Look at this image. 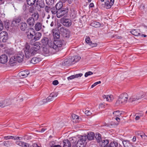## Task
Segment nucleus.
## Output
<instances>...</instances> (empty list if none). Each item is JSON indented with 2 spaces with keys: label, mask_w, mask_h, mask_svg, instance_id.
I'll return each mask as SVG.
<instances>
[{
  "label": "nucleus",
  "mask_w": 147,
  "mask_h": 147,
  "mask_svg": "<svg viewBox=\"0 0 147 147\" xmlns=\"http://www.w3.org/2000/svg\"><path fill=\"white\" fill-rule=\"evenodd\" d=\"M30 46L26 45L24 51L25 53V56L27 58H29L32 56L34 55L37 53L38 51L40 48L38 43H34L32 47L30 49Z\"/></svg>",
  "instance_id": "1"
},
{
  "label": "nucleus",
  "mask_w": 147,
  "mask_h": 147,
  "mask_svg": "<svg viewBox=\"0 0 147 147\" xmlns=\"http://www.w3.org/2000/svg\"><path fill=\"white\" fill-rule=\"evenodd\" d=\"M64 44V41L62 40H55L53 42H51L49 44V47L53 48L55 52H57L62 49V47Z\"/></svg>",
  "instance_id": "2"
},
{
  "label": "nucleus",
  "mask_w": 147,
  "mask_h": 147,
  "mask_svg": "<svg viewBox=\"0 0 147 147\" xmlns=\"http://www.w3.org/2000/svg\"><path fill=\"white\" fill-rule=\"evenodd\" d=\"M24 54L22 52H19L16 56H11L10 58V65L13 66L16 65V61L19 63L22 62L24 58Z\"/></svg>",
  "instance_id": "3"
},
{
  "label": "nucleus",
  "mask_w": 147,
  "mask_h": 147,
  "mask_svg": "<svg viewBox=\"0 0 147 147\" xmlns=\"http://www.w3.org/2000/svg\"><path fill=\"white\" fill-rule=\"evenodd\" d=\"M128 96V95L126 93L120 94L116 102V105H119L122 104L126 103L127 101Z\"/></svg>",
  "instance_id": "4"
},
{
  "label": "nucleus",
  "mask_w": 147,
  "mask_h": 147,
  "mask_svg": "<svg viewBox=\"0 0 147 147\" xmlns=\"http://www.w3.org/2000/svg\"><path fill=\"white\" fill-rule=\"evenodd\" d=\"M144 96L143 95L141 96L139 94L134 95L131 96L128 100V102L130 103L131 105L136 104L138 103V100L143 98Z\"/></svg>",
  "instance_id": "5"
},
{
  "label": "nucleus",
  "mask_w": 147,
  "mask_h": 147,
  "mask_svg": "<svg viewBox=\"0 0 147 147\" xmlns=\"http://www.w3.org/2000/svg\"><path fill=\"white\" fill-rule=\"evenodd\" d=\"M58 95L57 92H53L51 93L50 95L46 99L43 100L44 103H46L51 101H52L55 99L56 97Z\"/></svg>",
  "instance_id": "6"
},
{
  "label": "nucleus",
  "mask_w": 147,
  "mask_h": 147,
  "mask_svg": "<svg viewBox=\"0 0 147 147\" xmlns=\"http://www.w3.org/2000/svg\"><path fill=\"white\" fill-rule=\"evenodd\" d=\"M61 21L63 25L67 27L70 26L72 24L71 21L69 19L63 18L61 19Z\"/></svg>",
  "instance_id": "7"
},
{
  "label": "nucleus",
  "mask_w": 147,
  "mask_h": 147,
  "mask_svg": "<svg viewBox=\"0 0 147 147\" xmlns=\"http://www.w3.org/2000/svg\"><path fill=\"white\" fill-rule=\"evenodd\" d=\"M28 31L26 32L27 38L28 39H32L34 35L35 32L33 28H31L28 29Z\"/></svg>",
  "instance_id": "8"
},
{
  "label": "nucleus",
  "mask_w": 147,
  "mask_h": 147,
  "mask_svg": "<svg viewBox=\"0 0 147 147\" xmlns=\"http://www.w3.org/2000/svg\"><path fill=\"white\" fill-rule=\"evenodd\" d=\"M74 64L72 61V58L69 57L64 60L62 63V65L63 66H69Z\"/></svg>",
  "instance_id": "9"
},
{
  "label": "nucleus",
  "mask_w": 147,
  "mask_h": 147,
  "mask_svg": "<svg viewBox=\"0 0 147 147\" xmlns=\"http://www.w3.org/2000/svg\"><path fill=\"white\" fill-rule=\"evenodd\" d=\"M3 38L2 42H5L8 39V36L7 33L6 31H2L0 33V38Z\"/></svg>",
  "instance_id": "10"
},
{
  "label": "nucleus",
  "mask_w": 147,
  "mask_h": 147,
  "mask_svg": "<svg viewBox=\"0 0 147 147\" xmlns=\"http://www.w3.org/2000/svg\"><path fill=\"white\" fill-rule=\"evenodd\" d=\"M49 43L48 38L44 37L42 38L40 41V44L42 45V47H46L47 46H49Z\"/></svg>",
  "instance_id": "11"
},
{
  "label": "nucleus",
  "mask_w": 147,
  "mask_h": 147,
  "mask_svg": "<svg viewBox=\"0 0 147 147\" xmlns=\"http://www.w3.org/2000/svg\"><path fill=\"white\" fill-rule=\"evenodd\" d=\"M67 13V10L64 8L58 10L57 13V16L58 18H60Z\"/></svg>",
  "instance_id": "12"
},
{
  "label": "nucleus",
  "mask_w": 147,
  "mask_h": 147,
  "mask_svg": "<svg viewBox=\"0 0 147 147\" xmlns=\"http://www.w3.org/2000/svg\"><path fill=\"white\" fill-rule=\"evenodd\" d=\"M29 74V72L28 70H24L20 71L19 75L20 77L23 78L27 77Z\"/></svg>",
  "instance_id": "13"
},
{
  "label": "nucleus",
  "mask_w": 147,
  "mask_h": 147,
  "mask_svg": "<svg viewBox=\"0 0 147 147\" xmlns=\"http://www.w3.org/2000/svg\"><path fill=\"white\" fill-rule=\"evenodd\" d=\"M26 22L30 27H33L35 24L34 20L33 18V17H30L27 20Z\"/></svg>",
  "instance_id": "14"
},
{
  "label": "nucleus",
  "mask_w": 147,
  "mask_h": 147,
  "mask_svg": "<svg viewBox=\"0 0 147 147\" xmlns=\"http://www.w3.org/2000/svg\"><path fill=\"white\" fill-rule=\"evenodd\" d=\"M21 21L20 19L19 18L14 19L12 22L11 27L12 26L16 27L18 25V24Z\"/></svg>",
  "instance_id": "15"
},
{
  "label": "nucleus",
  "mask_w": 147,
  "mask_h": 147,
  "mask_svg": "<svg viewBox=\"0 0 147 147\" xmlns=\"http://www.w3.org/2000/svg\"><path fill=\"white\" fill-rule=\"evenodd\" d=\"M7 57L5 55H2L0 56V63H1L4 64L7 61Z\"/></svg>",
  "instance_id": "16"
},
{
  "label": "nucleus",
  "mask_w": 147,
  "mask_h": 147,
  "mask_svg": "<svg viewBox=\"0 0 147 147\" xmlns=\"http://www.w3.org/2000/svg\"><path fill=\"white\" fill-rule=\"evenodd\" d=\"M124 147H135L128 140H123L122 142Z\"/></svg>",
  "instance_id": "17"
},
{
  "label": "nucleus",
  "mask_w": 147,
  "mask_h": 147,
  "mask_svg": "<svg viewBox=\"0 0 147 147\" xmlns=\"http://www.w3.org/2000/svg\"><path fill=\"white\" fill-rule=\"evenodd\" d=\"M109 140L107 139H103L98 143L100 146L105 147V146L109 143Z\"/></svg>",
  "instance_id": "18"
},
{
  "label": "nucleus",
  "mask_w": 147,
  "mask_h": 147,
  "mask_svg": "<svg viewBox=\"0 0 147 147\" xmlns=\"http://www.w3.org/2000/svg\"><path fill=\"white\" fill-rule=\"evenodd\" d=\"M63 147H71L72 146L73 144H71L70 141L67 139H64L63 141Z\"/></svg>",
  "instance_id": "19"
},
{
  "label": "nucleus",
  "mask_w": 147,
  "mask_h": 147,
  "mask_svg": "<svg viewBox=\"0 0 147 147\" xmlns=\"http://www.w3.org/2000/svg\"><path fill=\"white\" fill-rule=\"evenodd\" d=\"M87 140L86 136H83L81 137V138L78 140L77 143H79L82 144L83 145H85L86 144V141Z\"/></svg>",
  "instance_id": "20"
},
{
  "label": "nucleus",
  "mask_w": 147,
  "mask_h": 147,
  "mask_svg": "<svg viewBox=\"0 0 147 147\" xmlns=\"http://www.w3.org/2000/svg\"><path fill=\"white\" fill-rule=\"evenodd\" d=\"M130 32L133 35L135 36H138L141 35L140 31L138 29L132 30L130 31Z\"/></svg>",
  "instance_id": "21"
},
{
  "label": "nucleus",
  "mask_w": 147,
  "mask_h": 147,
  "mask_svg": "<svg viewBox=\"0 0 147 147\" xmlns=\"http://www.w3.org/2000/svg\"><path fill=\"white\" fill-rule=\"evenodd\" d=\"M42 24L40 22H37L35 26V29L36 31L40 30L42 28Z\"/></svg>",
  "instance_id": "22"
},
{
  "label": "nucleus",
  "mask_w": 147,
  "mask_h": 147,
  "mask_svg": "<svg viewBox=\"0 0 147 147\" xmlns=\"http://www.w3.org/2000/svg\"><path fill=\"white\" fill-rule=\"evenodd\" d=\"M82 75L83 74L81 73L71 75V76L68 77L67 78V79L68 80H71L75 78H77L79 77H80L82 76Z\"/></svg>",
  "instance_id": "23"
},
{
  "label": "nucleus",
  "mask_w": 147,
  "mask_h": 147,
  "mask_svg": "<svg viewBox=\"0 0 147 147\" xmlns=\"http://www.w3.org/2000/svg\"><path fill=\"white\" fill-rule=\"evenodd\" d=\"M104 99H106V100L109 102L112 101L113 99V97L112 95H104L103 96Z\"/></svg>",
  "instance_id": "24"
},
{
  "label": "nucleus",
  "mask_w": 147,
  "mask_h": 147,
  "mask_svg": "<svg viewBox=\"0 0 147 147\" xmlns=\"http://www.w3.org/2000/svg\"><path fill=\"white\" fill-rule=\"evenodd\" d=\"M95 137L98 143H99L103 139L102 138L101 135L99 133H97L96 134V136H95Z\"/></svg>",
  "instance_id": "25"
},
{
  "label": "nucleus",
  "mask_w": 147,
  "mask_h": 147,
  "mask_svg": "<svg viewBox=\"0 0 147 147\" xmlns=\"http://www.w3.org/2000/svg\"><path fill=\"white\" fill-rule=\"evenodd\" d=\"M95 136L93 132H91L88 133L87 136V139L88 138L89 140H92L94 139Z\"/></svg>",
  "instance_id": "26"
},
{
  "label": "nucleus",
  "mask_w": 147,
  "mask_h": 147,
  "mask_svg": "<svg viewBox=\"0 0 147 147\" xmlns=\"http://www.w3.org/2000/svg\"><path fill=\"white\" fill-rule=\"evenodd\" d=\"M34 36V39L35 41L39 40L41 36V34L39 32L35 33Z\"/></svg>",
  "instance_id": "27"
},
{
  "label": "nucleus",
  "mask_w": 147,
  "mask_h": 147,
  "mask_svg": "<svg viewBox=\"0 0 147 147\" xmlns=\"http://www.w3.org/2000/svg\"><path fill=\"white\" fill-rule=\"evenodd\" d=\"M27 27V24L25 22H22L20 24V28L21 30L23 31H25Z\"/></svg>",
  "instance_id": "28"
},
{
  "label": "nucleus",
  "mask_w": 147,
  "mask_h": 147,
  "mask_svg": "<svg viewBox=\"0 0 147 147\" xmlns=\"http://www.w3.org/2000/svg\"><path fill=\"white\" fill-rule=\"evenodd\" d=\"M90 25L94 27L95 28H98L100 26V23L96 22L93 21L90 24Z\"/></svg>",
  "instance_id": "29"
},
{
  "label": "nucleus",
  "mask_w": 147,
  "mask_h": 147,
  "mask_svg": "<svg viewBox=\"0 0 147 147\" xmlns=\"http://www.w3.org/2000/svg\"><path fill=\"white\" fill-rule=\"evenodd\" d=\"M67 29H66L64 27L61 28L59 29L60 31L62 33L64 36H65V34L67 35L69 33V32L67 31Z\"/></svg>",
  "instance_id": "30"
},
{
  "label": "nucleus",
  "mask_w": 147,
  "mask_h": 147,
  "mask_svg": "<svg viewBox=\"0 0 147 147\" xmlns=\"http://www.w3.org/2000/svg\"><path fill=\"white\" fill-rule=\"evenodd\" d=\"M60 33L59 31L53 32V35L55 40L59 39L60 36Z\"/></svg>",
  "instance_id": "31"
},
{
  "label": "nucleus",
  "mask_w": 147,
  "mask_h": 147,
  "mask_svg": "<svg viewBox=\"0 0 147 147\" xmlns=\"http://www.w3.org/2000/svg\"><path fill=\"white\" fill-rule=\"evenodd\" d=\"M40 59L36 57L32 58L31 60V63L35 64L37 63L39 61Z\"/></svg>",
  "instance_id": "32"
},
{
  "label": "nucleus",
  "mask_w": 147,
  "mask_h": 147,
  "mask_svg": "<svg viewBox=\"0 0 147 147\" xmlns=\"http://www.w3.org/2000/svg\"><path fill=\"white\" fill-rule=\"evenodd\" d=\"M43 47V50H42V52L43 54L45 56H47L48 55L49 53V50L46 47Z\"/></svg>",
  "instance_id": "33"
},
{
  "label": "nucleus",
  "mask_w": 147,
  "mask_h": 147,
  "mask_svg": "<svg viewBox=\"0 0 147 147\" xmlns=\"http://www.w3.org/2000/svg\"><path fill=\"white\" fill-rule=\"evenodd\" d=\"M36 1V0H27L26 2L27 4L30 6L33 5Z\"/></svg>",
  "instance_id": "34"
},
{
  "label": "nucleus",
  "mask_w": 147,
  "mask_h": 147,
  "mask_svg": "<svg viewBox=\"0 0 147 147\" xmlns=\"http://www.w3.org/2000/svg\"><path fill=\"white\" fill-rule=\"evenodd\" d=\"M62 2H59L57 3L55 5V6L57 9L58 10L62 9V7H63V4Z\"/></svg>",
  "instance_id": "35"
},
{
  "label": "nucleus",
  "mask_w": 147,
  "mask_h": 147,
  "mask_svg": "<svg viewBox=\"0 0 147 147\" xmlns=\"http://www.w3.org/2000/svg\"><path fill=\"white\" fill-rule=\"evenodd\" d=\"M58 11V9L56 7H51V12L53 14H55L57 13Z\"/></svg>",
  "instance_id": "36"
},
{
  "label": "nucleus",
  "mask_w": 147,
  "mask_h": 147,
  "mask_svg": "<svg viewBox=\"0 0 147 147\" xmlns=\"http://www.w3.org/2000/svg\"><path fill=\"white\" fill-rule=\"evenodd\" d=\"M31 17H33V18L34 20V21L37 20L39 18V15L38 13H35L31 15Z\"/></svg>",
  "instance_id": "37"
},
{
  "label": "nucleus",
  "mask_w": 147,
  "mask_h": 147,
  "mask_svg": "<svg viewBox=\"0 0 147 147\" xmlns=\"http://www.w3.org/2000/svg\"><path fill=\"white\" fill-rule=\"evenodd\" d=\"M81 57L79 56H74L73 57V59L72 60V61L74 64L76 62L80 60Z\"/></svg>",
  "instance_id": "38"
},
{
  "label": "nucleus",
  "mask_w": 147,
  "mask_h": 147,
  "mask_svg": "<svg viewBox=\"0 0 147 147\" xmlns=\"http://www.w3.org/2000/svg\"><path fill=\"white\" fill-rule=\"evenodd\" d=\"M7 101H8V100H6L4 101L3 103L1 102H0V107H4L5 106L8 105V104L7 103Z\"/></svg>",
  "instance_id": "39"
},
{
  "label": "nucleus",
  "mask_w": 147,
  "mask_h": 147,
  "mask_svg": "<svg viewBox=\"0 0 147 147\" xmlns=\"http://www.w3.org/2000/svg\"><path fill=\"white\" fill-rule=\"evenodd\" d=\"M113 114L115 116L120 117L122 114L119 111H117L113 112Z\"/></svg>",
  "instance_id": "40"
},
{
  "label": "nucleus",
  "mask_w": 147,
  "mask_h": 147,
  "mask_svg": "<svg viewBox=\"0 0 147 147\" xmlns=\"http://www.w3.org/2000/svg\"><path fill=\"white\" fill-rule=\"evenodd\" d=\"M110 147H118V144L117 142L114 141L110 143Z\"/></svg>",
  "instance_id": "41"
},
{
  "label": "nucleus",
  "mask_w": 147,
  "mask_h": 147,
  "mask_svg": "<svg viewBox=\"0 0 147 147\" xmlns=\"http://www.w3.org/2000/svg\"><path fill=\"white\" fill-rule=\"evenodd\" d=\"M84 146L85 145H83L82 144L77 143L76 146L75 144H74V145H72V147H84Z\"/></svg>",
  "instance_id": "42"
},
{
  "label": "nucleus",
  "mask_w": 147,
  "mask_h": 147,
  "mask_svg": "<svg viewBox=\"0 0 147 147\" xmlns=\"http://www.w3.org/2000/svg\"><path fill=\"white\" fill-rule=\"evenodd\" d=\"M47 4L50 5H52L54 3V0H45Z\"/></svg>",
  "instance_id": "43"
},
{
  "label": "nucleus",
  "mask_w": 147,
  "mask_h": 147,
  "mask_svg": "<svg viewBox=\"0 0 147 147\" xmlns=\"http://www.w3.org/2000/svg\"><path fill=\"white\" fill-rule=\"evenodd\" d=\"M105 4L107 9H108L111 8L112 6L110 4L109 1H108L105 2Z\"/></svg>",
  "instance_id": "44"
},
{
  "label": "nucleus",
  "mask_w": 147,
  "mask_h": 147,
  "mask_svg": "<svg viewBox=\"0 0 147 147\" xmlns=\"http://www.w3.org/2000/svg\"><path fill=\"white\" fill-rule=\"evenodd\" d=\"M85 41L89 45L90 43L92 42L91 41L90 37L87 36L86 37L85 39Z\"/></svg>",
  "instance_id": "45"
},
{
  "label": "nucleus",
  "mask_w": 147,
  "mask_h": 147,
  "mask_svg": "<svg viewBox=\"0 0 147 147\" xmlns=\"http://www.w3.org/2000/svg\"><path fill=\"white\" fill-rule=\"evenodd\" d=\"M136 134L138 137H141L142 135L143 134V133L140 131H138L136 132Z\"/></svg>",
  "instance_id": "46"
},
{
  "label": "nucleus",
  "mask_w": 147,
  "mask_h": 147,
  "mask_svg": "<svg viewBox=\"0 0 147 147\" xmlns=\"http://www.w3.org/2000/svg\"><path fill=\"white\" fill-rule=\"evenodd\" d=\"M51 7H50L46 6L45 7V11L47 13H49L50 11H51Z\"/></svg>",
  "instance_id": "47"
},
{
  "label": "nucleus",
  "mask_w": 147,
  "mask_h": 147,
  "mask_svg": "<svg viewBox=\"0 0 147 147\" xmlns=\"http://www.w3.org/2000/svg\"><path fill=\"white\" fill-rule=\"evenodd\" d=\"M72 117L73 119H76V121L77 122H78V119H79L78 116L75 114H73L72 115Z\"/></svg>",
  "instance_id": "48"
},
{
  "label": "nucleus",
  "mask_w": 147,
  "mask_h": 147,
  "mask_svg": "<svg viewBox=\"0 0 147 147\" xmlns=\"http://www.w3.org/2000/svg\"><path fill=\"white\" fill-rule=\"evenodd\" d=\"M8 21H6L4 22V26L7 29H8L9 28Z\"/></svg>",
  "instance_id": "49"
},
{
  "label": "nucleus",
  "mask_w": 147,
  "mask_h": 147,
  "mask_svg": "<svg viewBox=\"0 0 147 147\" xmlns=\"http://www.w3.org/2000/svg\"><path fill=\"white\" fill-rule=\"evenodd\" d=\"M45 4L43 1H41L40 3H39V5L40 8H43L45 6Z\"/></svg>",
  "instance_id": "50"
},
{
  "label": "nucleus",
  "mask_w": 147,
  "mask_h": 147,
  "mask_svg": "<svg viewBox=\"0 0 147 147\" xmlns=\"http://www.w3.org/2000/svg\"><path fill=\"white\" fill-rule=\"evenodd\" d=\"M93 74V73L90 71H89L85 73V77H86L88 76Z\"/></svg>",
  "instance_id": "51"
},
{
  "label": "nucleus",
  "mask_w": 147,
  "mask_h": 147,
  "mask_svg": "<svg viewBox=\"0 0 147 147\" xmlns=\"http://www.w3.org/2000/svg\"><path fill=\"white\" fill-rule=\"evenodd\" d=\"M4 145L5 146L8 147L9 145V140H5L3 142Z\"/></svg>",
  "instance_id": "52"
},
{
  "label": "nucleus",
  "mask_w": 147,
  "mask_h": 147,
  "mask_svg": "<svg viewBox=\"0 0 147 147\" xmlns=\"http://www.w3.org/2000/svg\"><path fill=\"white\" fill-rule=\"evenodd\" d=\"M25 142L22 141H19L17 142V144L20 146L23 147L24 144Z\"/></svg>",
  "instance_id": "53"
},
{
  "label": "nucleus",
  "mask_w": 147,
  "mask_h": 147,
  "mask_svg": "<svg viewBox=\"0 0 147 147\" xmlns=\"http://www.w3.org/2000/svg\"><path fill=\"white\" fill-rule=\"evenodd\" d=\"M15 53L14 51V49L12 48L10 49V55H13Z\"/></svg>",
  "instance_id": "54"
},
{
  "label": "nucleus",
  "mask_w": 147,
  "mask_h": 147,
  "mask_svg": "<svg viewBox=\"0 0 147 147\" xmlns=\"http://www.w3.org/2000/svg\"><path fill=\"white\" fill-rule=\"evenodd\" d=\"M89 45H90L91 47H96L97 46V44L96 43H92V42Z\"/></svg>",
  "instance_id": "55"
},
{
  "label": "nucleus",
  "mask_w": 147,
  "mask_h": 147,
  "mask_svg": "<svg viewBox=\"0 0 147 147\" xmlns=\"http://www.w3.org/2000/svg\"><path fill=\"white\" fill-rule=\"evenodd\" d=\"M3 26L2 21L0 20V31L2 30L3 29Z\"/></svg>",
  "instance_id": "56"
},
{
  "label": "nucleus",
  "mask_w": 147,
  "mask_h": 147,
  "mask_svg": "<svg viewBox=\"0 0 147 147\" xmlns=\"http://www.w3.org/2000/svg\"><path fill=\"white\" fill-rule=\"evenodd\" d=\"M34 8L33 6H31L29 9V11L30 13H32L34 10Z\"/></svg>",
  "instance_id": "57"
},
{
  "label": "nucleus",
  "mask_w": 147,
  "mask_h": 147,
  "mask_svg": "<svg viewBox=\"0 0 147 147\" xmlns=\"http://www.w3.org/2000/svg\"><path fill=\"white\" fill-rule=\"evenodd\" d=\"M55 142H51L49 143V145L51 147H54L55 146Z\"/></svg>",
  "instance_id": "58"
},
{
  "label": "nucleus",
  "mask_w": 147,
  "mask_h": 147,
  "mask_svg": "<svg viewBox=\"0 0 147 147\" xmlns=\"http://www.w3.org/2000/svg\"><path fill=\"white\" fill-rule=\"evenodd\" d=\"M59 83V82L57 80H54L52 83V84L53 85H57Z\"/></svg>",
  "instance_id": "59"
},
{
  "label": "nucleus",
  "mask_w": 147,
  "mask_h": 147,
  "mask_svg": "<svg viewBox=\"0 0 147 147\" xmlns=\"http://www.w3.org/2000/svg\"><path fill=\"white\" fill-rule=\"evenodd\" d=\"M85 113L87 115H90L91 113L90 111L89 110H86L85 111Z\"/></svg>",
  "instance_id": "60"
},
{
  "label": "nucleus",
  "mask_w": 147,
  "mask_h": 147,
  "mask_svg": "<svg viewBox=\"0 0 147 147\" xmlns=\"http://www.w3.org/2000/svg\"><path fill=\"white\" fill-rule=\"evenodd\" d=\"M144 140H146L147 139V136L143 133V134H142L141 137Z\"/></svg>",
  "instance_id": "61"
},
{
  "label": "nucleus",
  "mask_w": 147,
  "mask_h": 147,
  "mask_svg": "<svg viewBox=\"0 0 147 147\" xmlns=\"http://www.w3.org/2000/svg\"><path fill=\"white\" fill-rule=\"evenodd\" d=\"M30 145L28 144L25 143L24 144L23 147H29Z\"/></svg>",
  "instance_id": "62"
},
{
  "label": "nucleus",
  "mask_w": 147,
  "mask_h": 147,
  "mask_svg": "<svg viewBox=\"0 0 147 147\" xmlns=\"http://www.w3.org/2000/svg\"><path fill=\"white\" fill-rule=\"evenodd\" d=\"M10 32H14V30H15V28H10Z\"/></svg>",
  "instance_id": "63"
},
{
  "label": "nucleus",
  "mask_w": 147,
  "mask_h": 147,
  "mask_svg": "<svg viewBox=\"0 0 147 147\" xmlns=\"http://www.w3.org/2000/svg\"><path fill=\"white\" fill-rule=\"evenodd\" d=\"M4 138L5 140H9V136H5L4 137Z\"/></svg>",
  "instance_id": "64"
}]
</instances>
